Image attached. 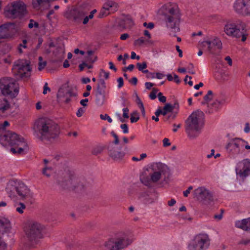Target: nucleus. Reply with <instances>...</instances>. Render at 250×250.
<instances>
[{"instance_id":"nucleus-1","label":"nucleus","mask_w":250,"mask_h":250,"mask_svg":"<svg viewBox=\"0 0 250 250\" xmlns=\"http://www.w3.org/2000/svg\"><path fill=\"white\" fill-rule=\"evenodd\" d=\"M56 180L62 188L77 192L83 191L90 186L85 177L74 175L68 170L60 172Z\"/></svg>"},{"instance_id":"nucleus-2","label":"nucleus","mask_w":250,"mask_h":250,"mask_svg":"<svg viewBox=\"0 0 250 250\" xmlns=\"http://www.w3.org/2000/svg\"><path fill=\"white\" fill-rule=\"evenodd\" d=\"M34 129L38 137L42 141H51L54 139L60 133L58 125L46 118L38 120L35 123Z\"/></svg>"},{"instance_id":"nucleus-3","label":"nucleus","mask_w":250,"mask_h":250,"mask_svg":"<svg viewBox=\"0 0 250 250\" xmlns=\"http://www.w3.org/2000/svg\"><path fill=\"white\" fill-rule=\"evenodd\" d=\"M149 176H140V181L145 186L150 187L152 183H156L164 177V181L167 182L170 175L168 167L160 162L154 163L149 167Z\"/></svg>"},{"instance_id":"nucleus-4","label":"nucleus","mask_w":250,"mask_h":250,"mask_svg":"<svg viewBox=\"0 0 250 250\" xmlns=\"http://www.w3.org/2000/svg\"><path fill=\"white\" fill-rule=\"evenodd\" d=\"M162 11L167 27L175 36V34L180 31L181 14L178 7L175 4L167 3L162 7Z\"/></svg>"},{"instance_id":"nucleus-5","label":"nucleus","mask_w":250,"mask_h":250,"mask_svg":"<svg viewBox=\"0 0 250 250\" xmlns=\"http://www.w3.org/2000/svg\"><path fill=\"white\" fill-rule=\"evenodd\" d=\"M204 125V114L200 110L193 112L185 121V131L190 139L196 138Z\"/></svg>"},{"instance_id":"nucleus-6","label":"nucleus","mask_w":250,"mask_h":250,"mask_svg":"<svg viewBox=\"0 0 250 250\" xmlns=\"http://www.w3.org/2000/svg\"><path fill=\"white\" fill-rule=\"evenodd\" d=\"M224 31L229 36L241 38L242 42H245L249 35L245 23L241 20L227 21L224 25Z\"/></svg>"},{"instance_id":"nucleus-7","label":"nucleus","mask_w":250,"mask_h":250,"mask_svg":"<svg viewBox=\"0 0 250 250\" xmlns=\"http://www.w3.org/2000/svg\"><path fill=\"white\" fill-rule=\"evenodd\" d=\"M6 190L10 197H15L18 195L21 199H24L30 196V190L24 184L21 182L9 183Z\"/></svg>"},{"instance_id":"nucleus-8","label":"nucleus","mask_w":250,"mask_h":250,"mask_svg":"<svg viewBox=\"0 0 250 250\" xmlns=\"http://www.w3.org/2000/svg\"><path fill=\"white\" fill-rule=\"evenodd\" d=\"M0 138L1 140L7 142L11 146H21L19 148L20 153H23L24 150H28L27 145L24 138L14 132L8 131L1 135Z\"/></svg>"},{"instance_id":"nucleus-9","label":"nucleus","mask_w":250,"mask_h":250,"mask_svg":"<svg viewBox=\"0 0 250 250\" xmlns=\"http://www.w3.org/2000/svg\"><path fill=\"white\" fill-rule=\"evenodd\" d=\"M0 89L2 95H8L11 98L15 97L19 92L16 81L8 78H4L0 80Z\"/></svg>"},{"instance_id":"nucleus-10","label":"nucleus","mask_w":250,"mask_h":250,"mask_svg":"<svg viewBox=\"0 0 250 250\" xmlns=\"http://www.w3.org/2000/svg\"><path fill=\"white\" fill-rule=\"evenodd\" d=\"M210 245V239L208 235L201 233L195 236L188 245L189 250H206Z\"/></svg>"},{"instance_id":"nucleus-11","label":"nucleus","mask_w":250,"mask_h":250,"mask_svg":"<svg viewBox=\"0 0 250 250\" xmlns=\"http://www.w3.org/2000/svg\"><path fill=\"white\" fill-rule=\"evenodd\" d=\"M132 243V241L126 237L111 238L104 243L106 250H121L125 249Z\"/></svg>"},{"instance_id":"nucleus-12","label":"nucleus","mask_w":250,"mask_h":250,"mask_svg":"<svg viewBox=\"0 0 250 250\" xmlns=\"http://www.w3.org/2000/svg\"><path fill=\"white\" fill-rule=\"evenodd\" d=\"M77 93L74 89L70 86L68 83L63 84L59 89L57 93V100L60 103L68 104L71 101V98L77 97Z\"/></svg>"},{"instance_id":"nucleus-13","label":"nucleus","mask_w":250,"mask_h":250,"mask_svg":"<svg viewBox=\"0 0 250 250\" xmlns=\"http://www.w3.org/2000/svg\"><path fill=\"white\" fill-rule=\"evenodd\" d=\"M193 197L199 202L208 205L214 200L212 193L204 187H200L193 191Z\"/></svg>"},{"instance_id":"nucleus-14","label":"nucleus","mask_w":250,"mask_h":250,"mask_svg":"<svg viewBox=\"0 0 250 250\" xmlns=\"http://www.w3.org/2000/svg\"><path fill=\"white\" fill-rule=\"evenodd\" d=\"M43 229V226L37 222H31L25 229L26 236L30 241H33L37 238H41V232Z\"/></svg>"},{"instance_id":"nucleus-15","label":"nucleus","mask_w":250,"mask_h":250,"mask_svg":"<svg viewBox=\"0 0 250 250\" xmlns=\"http://www.w3.org/2000/svg\"><path fill=\"white\" fill-rule=\"evenodd\" d=\"M108 154L114 160H120L128 152L126 146L121 145L120 147L109 146L108 147Z\"/></svg>"},{"instance_id":"nucleus-16","label":"nucleus","mask_w":250,"mask_h":250,"mask_svg":"<svg viewBox=\"0 0 250 250\" xmlns=\"http://www.w3.org/2000/svg\"><path fill=\"white\" fill-rule=\"evenodd\" d=\"M245 141L240 138L231 140L226 146L229 153L233 155H236L241 153V149L244 147Z\"/></svg>"},{"instance_id":"nucleus-17","label":"nucleus","mask_w":250,"mask_h":250,"mask_svg":"<svg viewBox=\"0 0 250 250\" xmlns=\"http://www.w3.org/2000/svg\"><path fill=\"white\" fill-rule=\"evenodd\" d=\"M235 11L243 16L250 15V0H236L233 6Z\"/></svg>"},{"instance_id":"nucleus-18","label":"nucleus","mask_w":250,"mask_h":250,"mask_svg":"<svg viewBox=\"0 0 250 250\" xmlns=\"http://www.w3.org/2000/svg\"><path fill=\"white\" fill-rule=\"evenodd\" d=\"M14 73L21 78L28 77L30 75L31 68L26 62L15 64L13 68Z\"/></svg>"},{"instance_id":"nucleus-19","label":"nucleus","mask_w":250,"mask_h":250,"mask_svg":"<svg viewBox=\"0 0 250 250\" xmlns=\"http://www.w3.org/2000/svg\"><path fill=\"white\" fill-rule=\"evenodd\" d=\"M8 12L10 17L13 18L23 15L26 12L25 5L22 1L14 2Z\"/></svg>"},{"instance_id":"nucleus-20","label":"nucleus","mask_w":250,"mask_h":250,"mask_svg":"<svg viewBox=\"0 0 250 250\" xmlns=\"http://www.w3.org/2000/svg\"><path fill=\"white\" fill-rule=\"evenodd\" d=\"M84 16V13L83 11H80L74 7L68 8L64 14V16L66 19L74 21L81 20Z\"/></svg>"},{"instance_id":"nucleus-21","label":"nucleus","mask_w":250,"mask_h":250,"mask_svg":"<svg viewBox=\"0 0 250 250\" xmlns=\"http://www.w3.org/2000/svg\"><path fill=\"white\" fill-rule=\"evenodd\" d=\"M118 4L113 1H107L105 2L99 13L98 18H103L109 14L110 8H114V10L117 9Z\"/></svg>"},{"instance_id":"nucleus-22","label":"nucleus","mask_w":250,"mask_h":250,"mask_svg":"<svg viewBox=\"0 0 250 250\" xmlns=\"http://www.w3.org/2000/svg\"><path fill=\"white\" fill-rule=\"evenodd\" d=\"M138 198L146 205L152 204L157 199L154 193L148 192H142L139 194Z\"/></svg>"},{"instance_id":"nucleus-23","label":"nucleus","mask_w":250,"mask_h":250,"mask_svg":"<svg viewBox=\"0 0 250 250\" xmlns=\"http://www.w3.org/2000/svg\"><path fill=\"white\" fill-rule=\"evenodd\" d=\"M105 100V92L100 88V85H97V89L95 93V104L97 106H102Z\"/></svg>"},{"instance_id":"nucleus-24","label":"nucleus","mask_w":250,"mask_h":250,"mask_svg":"<svg viewBox=\"0 0 250 250\" xmlns=\"http://www.w3.org/2000/svg\"><path fill=\"white\" fill-rule=\"evenodd\" d=\"M209 45L208 46V51L213 54L217 53V51L222 47L221 41L218 38H215L211 41H209Z\"/></svg>"},{"instance_id":"nucleus-25","label":"nucleus","mask_w":250,"mask_h":250,"mask_svg":"<svg viewBox=\"0 0 250 250\" xmlns=\"http://www.w3.org/2000/svg\"><path fill=\"white\" fill-rule=\"evenodd\" d=\"M241 164L243 165V167L236 173L240 177L244 178L250 173V161L248 159L244 160L241 163Z\"/></svg>"},{"instance_id":"nucleus-26","label":"nucleus","mask_w":250,"mask_h":250,"mask_svg":"<svg viewBox=\"0 0 250 250\" xmlns=\"http://www.w3.org/2000/svg\"><path fill=\"white\" fill-rule=\"evenodd\" d=\"M223 103L224 100H215L211 104L207 105L208 108L206 111V112H208L209 114H211L214 111H217L221 108Z\"/></svg>"},{"instance_id":"nucleus-27","label":"nucleus","mask_w":250,"mask_h":250,"mask_svg":"<svg viewBox=\"0 0 250 250\" xmlns=\"http://www.w3.org/2000/svg\"><path fill=\"white\" fill-rule=\"evenodd\" d=\"M235 226L237 228L250 233V218L237 221Z\"/></svg>"},{"instance_id":"nucleus-28","label":"nucleus","mask_w":250,"mask_h":250,"mask_svg":"<svg viewBox=\"0 0 250 250\" xmlns=\"http://www.w3.org/2000/svg\"><path fill=\"white\" fill-rule=\"evenodd\" d=\"M0 229L3 232H9L11 229V225L10 221L5 218H0Z\"/></svg>"},{"instance_id":"nucleus-29","label":"nucleus","mask_w":250,"mask_h":250,"mask_svg":"<svg viewBox=\"0 0 250 250\" xmlns=\"http://www.w3.org/2000/svg\"><path fill=\"white\" fill-rule=\"evenodd\" d=\"M5 95H0V110L4 113L6 110L10 108V105L5 98Z\"/></svg>"},{"instance_id":"nucleus-30","label":"nucleus","mask_w":250,"mask_h":250,"mask_svg":"<svg viewBox=\"0 0 250 250\" xmlns=\"http://www.w3.org/2000/svg\"><path fill=\"white\" fill-rule=\"evenodd\" d=\"M120 24L121 26L124 24V27H130L133 25V22L131 17L127 16L122 20Z\"/></svg>"},{"instance_id":"nucleus-31","label":"nucleus","mask_w":250,"mask_h":250,"mask_svg":"<svg viewBox=\"0 0 250 250\" xmlns=\"http://www.w3.org/2000/svg\"><path fill=\"white\" fill-rule=\"evenodd\" d=\"M174 106L170 104L167 103L165 106L163 107V108L162 109V115L164 116L167 115L168 113L172 112Z\"/></svg>"},{"instance_id":"nucleus-32","label":"nucleus","mask_w":250,"mask_h":250,"mask_svg":"<svg viewBox=\"0 0 250 250\" xmlns=\"http://www.w3.org/2000/svg\"><path fill=\"white\" fill-rule=\"evenodd\" d=\"M8 36L9 33L7 27L4 25L0 26V39L7 38Z\"/></svg>"},{"instance_id":"nucleus-33","label":"nucleus","mask_w":250,"mask_h":250,"mask_svg":"<svg viewBox=\"0 0 250 250\" xmlns=\"http://www.w3.org/2000/svg\"><path fill=\"white\" fill-rule=\"evenodd\" d=\"M213 98V93L211 90H208L207 94L204 97V101L201 103L202 104H209L208 102Z\"/></svg>"},{"instance_id":"nucleus-34","label":"nucleus","mask_w":250,"mask_h":250,"mask_svg":"<svg viewBox=\"0 0 250 250\" xmlns=\"http://www.w3.org/2000/svg\"><path fill=\"white\" fill-rule=\"evenodd\" d=\"M104 149V146H97L94 147L91 151V153L94 155H97L101 153Z\"/></svg>"},{"instance_id":"nucleus-35","label":"nucleus","mask_w":250,"mask_h":250,"mask_svg":"<svg viewBox=\"0 0 250 250\" xmlns=\"http://www.w3.org/2000/svg\"><path fill=\"white\" fill-rule=\"evenodd\" d=\"M52 173V168L51 167H48L47 166H44L42 170V173L47 177H49Z\"/></svg>"},{"instance_id":"nucleus-36","label":"nucleus","mask_w":250,"mask_h":250,"mask_svg":"<svg viewBox=\"0 0 250 250\" xmlns=\"http://www.w3.org/2000/svg\"><path fill=\"white\" fill-rule=\"evenodd\" d=\"M48 0H32V5L34 8L39 9L40 6Z\"/></svg>"},{"instance_id":"nucleus-37","label":"nucleus","mask_w":250,"mask_h":250,"mask_svg":"<svg viewBox=\"0 0 250 250\" xmlns=\"http://www.w3.org/2000/svg\"><path fill=\"white\" fill-rule=\"evenodd\" d=\"M149 42V41L148 40H145L143 37H141L139 39L134 41V45L135 46H141L143 43Z\"/></svg>"},{"instance_id":"nucleus-38","label":"nucleus","mask_w":250,"mask_h":250,"mask_svg":"<svg viewBox=\"0 0 250 250\" xmlns=\"http://www.w3.org/2000/svg\"><path fill=\"white\" fill-rule=\"evenodd\" d=\"M26 208L25 205L22 203H20L18 205V207H17L16 208V210L19 213L22 214L23 213V210Z\"/></svg>"},{"instance_id":"nucleus-39","label":"nucleus","mask_w":250,"mask_h":250,"mask_svg":"<svg viewBox=\"0 0 250 250\" xmlns=\"http://www.w3.org/2000/svg\"><path fill=\"white\" fill-rule=\"evenodd\" d=\"M39 62L38 69H39V70L41 71L46 66V62L45 61L42 62V57H39Z\"/></svg>"},{"instance_id":"nucleus-40","label":"nucleus","mask_w":250,"mask_h":250,"mask_svg":"<svg viewBox=\"0 0 250 250\" xmlns=\"http://www.w3.org/2000/svg\"><path fill=\"white\" fill-rule=\"evenodd\" d=\"M136 66L139 71H142L147 67V63L146 62H144L142 63L138 62Z\"/></svg>"},{"instance_id":"nucleus-41","label":"nucleus","mask_w":250,"mask_h":250,"mask_svg":"<svg viewBox=\"0 0 250 250\" xmlns=\"http://www.w3.org/2000/svg\"><path fill=\"white\" fill-rule=\"evenodd\" d=\"M94 52L92 50H88L87 52L88 57H87V61L93 63L94 62L96 59V57H95V59L93 60L91 56L93 54Z\"/></svg>"},{"instance_id":"nucleus-42","label":"nucleus","mask_w":250,"mask_h":250,"mask_svg":"<svg viewBox=\"0 0 250 250\" xmlns=\"http://www.w3.org/2000/svg\"><path fill=\"white\" fill-rule=\"evenodd\" d=\"M158 89L156 88H153L152 91L149 94V97L151 100H154L156 98V94Z\"/></svg>"},{"instance_id":"nucleus-43","label":"nucleus","mask_w":250,"mask_h":250,"mask_svg":"<svg viewBox=\"0 0 250 250\" xmlns=\"http://www.w3.org/2000/svg\"><path fill=\"white\" fill-rule=\"evenodd\" d=\"M239 245H243L245 246L250 245V239L243 238L239 242Z\"/></svg>"},{"instance_id":"nucleus-44","label":"nucleus","mask_w":250,"mask_h":250,"mask_svg":"<svg viewBox=\"0 0 250 250\" xmlns=\"http://www.w3.org/2000/svg\"><path fill=\"white\" fill-rule=\"evenodd\" d=\"M39 24L38 22L35 21L33 20H30L29 23L28 24V27L29 28H32L33 27L38 28Z\"/></svg>"},{"instance_id":"nucleus-45","label":"nucleus","mask_w":250,"mask_h":250,"mask_svg":"<svg viewBox=\"0 0 250 250\" xmlns=\"http://www.w3.org/2000/svg\"><path fill=\"white\" fill-rule=\"evenodd\" d=\"M100 77H104L105 79H108L109 78V72H105L104 69H101L99 73Z\"/></svg>"},{"instance_id":"nucleus-46","label":"nucleus","mask_w":250,"mask_h":250,"mask_svg":"<svg viewBox=\"0 0 250 250\" xmlns=\"http://www.w3.org/2000/svg\"><path fill=\"white\" fill-rule=\"evenodd\" d=\"M20 146H15V147L11 148L10 151L12 152L14 154L18 153L19 154H21L24 153L25 151H26L27 150H24L23 153H20L19 152V148Z\"/></svg>"},{"instance_id":"nucleus-47","label":"nucleus","mask_w":250,"mask_h":250,"mask_svg":"<svg viewBox=\"0 0 250 250\" xmlns=\"http://www.w3.org/2000/svg\"><path fill=\"white\" fill-rule=\"evenodd\" d=\"M100 118L102 120H107V121L110 123H112V119L107 114L104 115L101 114Z\"/></svg>"},{"instance_id":"nucleus-48","label":"nucleus","mask_w":250,"mask_h":250,"mask_svg":"<svg viewBox=\"0 0 250 250\" xmlns=\"http://www.w3.org/2000/svg\"><path fill=\"white\" fill-rule=\"evenodd\" d=\"M84 67H87V68L88 69H90V68H92V65H88L87 63H86L85 62H83L82 63H81L79 65V68H80V70L81 71L83 70Z\"/></svg>"},{"instance_id":"nucleus-49","label":"nucleus","mask_w":250,"mask_h":250,"mask_svg":"<svg viewBox=\"0 0 250 250\" xmlns=\"http://www.w3.org/2000/svg\"><path fill=\"white\" fill-rule=\"evenodd\" d=\"M158 97L160 102L162 103H165L166 102V97L163 95L162 93L159 92L158 94Z\"/></svg>"},{"instance_id":"nucleus-50","label":"nucleus","mask_w":250,"mask_h":250,"mask_svg":"<svg viewBox=\"0 0 250 250\" xmlns=\"http://www.w3.org/2000/svg\"><path fill=\"white\" fill-rule=\"evenodd\" d=\"M111 134L115 139L113 143L115 145H118L119 143V140L118 135L114 131L111 132Z\"/></svg>"},{"instance_id":"nucleus-51","label":"nucleus","mask_w":250,"mask_h":250,"mask_svg":"<svg viewBox=\"0 0 250 250\" xmlns=\"http://www.w3.org/2000/svg\"><path fill=\"white\" fill-rule=\"evenodd\" d=\"M123 116L124 118L128 119L129 118L128 112L129 109L128 108H125L123 109Z\"/></svg>"},{"instance_id":"nucleus-52","label":"nucleus","mask_w":250,"mask_h":250,"mask_svg":"<svg viewBox=\"0 0 250 250\" xmlns=\"http://www.w3.org/2000/svg\"><path fill=\"white\" fill-rule=\"evenodd\" d=\"M84 111H85V110L83 108L80 107L78 110V111L76 113V115L78 117H80L82 116V115L84 113Z\"/></svg>"},{"instance_id":"nucleus-53","label":"nucleus","mask_w":250,"mask_h":250,"mask_svg":"<svg viewBox=\"0 0 250 250\" xmlns=\"http://www.w3.org/2000/svg\"><path fill=\"white\" fill-rule=\"evenodd\" d=\"M163 146L164 147H167L170 145V143L169 142V140L168 138H165L163 140Z\"/></svg>"},{"instance_id":"nucleus-54","label":"nucleus","mask_w":250,"mask_h":250,"mask_svg":"<svg viewBox=\"0 0 250 250\" xmlns=\"http://www.w3.org/2000/svg\"><path fill=\"white\" fill-rule=\"evenodd\" d=\"M143 25L145 27H146L147 28L149 29H153L154 27V24L153 22H149L148 23H147L146 22H144L143 23Z\"/></svg>"},{"instance_id":"nucleus-55","label":"nucleus","mask_w":250,"mask_h":250,"mask_svg":"<svg viewBox=\"0 0 250 250\" xmlns=\"http://www.w3.org/2000/svg\"><path fill=\"white\" fill-rule=\"evenodd\" d=\"M121 127L123 130L124 133H127L128 132V128L126 124H122L121 125Z\"/></svg>"},{"instance_id":"nucleus-56","label":"nucleus","mask_w":250,"mask_h":250,"mask_svg":"<svg viewBox=\"0 0 250 250\" xmlns=\"http://www.w3.org/2000/svg\"><path fill=\"white\" fill-rule=\"evenodd\" d=\"M209 43V41H203L201 43V46L202 48L207 47V49L208 50V46Z\"/></svg>"},{"instance_id":"nucleus-57","label":"nucleus","mask_w":250,"mask_h":250,"mask_svg":"<svg viewBox=\"0 0 250 250\" xmlns=\"http://www.w3.org/2000/svg\"><path fill=\"white\" fill-rule=\"evenodd\" d=\"M176 116V113H171L170 114H168L166 118V120H168L169 119H174Z\"/></svg>"},{"instance_id":"nucleus-58","label":"nucleus","mask_w":250,"mask_h":250,"mask_svg":"<svg viewBox=\"0 0 250 250\" xmlns=\"http://www.w3.org/2000/svg\"><path fill=\"white\" fill-rule=\"evenodd\" d=\"M117 82L118 83V88H120L122 87L124 85V80H123V78L120 77L119 78H118L117 79Z\"/></svg>"},{"instance_id":"nucleus-59","label":"nucleus","mask_w":250,"mask_h":250,"mask_svg":"<svg viewBox=\"0 0 250 250\" xmlns=\"http://www.w3.org/2000/svg\"><path fill=\"white\" fill-rule=\"evenodd\" d=\"M134 67L133 64H130L127 67H125L123 69V71L125 72L126 70L132 71Z\"/></svg>"},{"instance_id":"nucleus-60","label":"nucleus","mask_w":250,"mask_h":250,"mask_svg":"<svg viewBox=\"0 0 250 250\" xmlns=\"http://www.w3.org/2000/svg\"><path fill=\"white\" fill-rule=\"evenodd\" d=\"M136 102L139 107H142V106H144L142 102L137 95H136Z\"/></svg>"},{"instance_id":"nucleus-61","label":"nucleus","mask_w":250,"mask_h":250,"mask_svg":"<svg viewBox=\"0 0 250 250\" xmlns=\"http://www.w3.org/2000/svg\"><path fill=\"white\" fill-rule=\"evenodd\" d=\"M139 116L134 117L132 114L131 115L130 122L132 123L137 122L139 120Z\"/></svg>"},{"instance_id":"nucleus-62","label":"nucleus","mask_w":250,"mask_h":250,"mask_svg":"<svg viewBox=\"0 0 250 250\" xmlns=\"http://www.w3.org/2000/svg\"><path fill=\"white\" fill-rule=\"evenodd\" d=\"M145 84L147 89H150L154 85L153 83L150 82H146Z\"/></svg>"},{"instance_id":"nucleus-63","label":"nucleus","mask_w":250,"mask_h":250,"mask_svg":"<svg viewBox=\"0 0 250 250\" xmlns=\"http://www.w3.org/2000/svg\"><path fill=\"white\" fill-rule=\"evenodd\" d=\"M6 248V244L0 240V250H5Z\"/></svg>"},{"instance_id":"nucleus-64","label":"nucleus","mask_w":250,"mask_h":250,"mask_svg":"<svg viewBox=\"0 0 250 250\" xmlns=\"http://www.w3.org/2000/svg\"><path fill=\"white\" fill-rule=\"evenodd\" d=\"M137 79L135 77H133L131 80H129V82L134 85L137 84Z\"/></svg>"}]
</instances>
